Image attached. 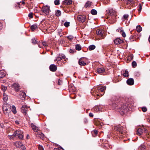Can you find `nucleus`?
Masks as SVG:
<instances>
[{"label": "nucleus", "instance_id": "42", "mask_svg": "<svg viewBox=\"0 0 150 150\" xmlns=\"http://www.w3.org/2000/svg\"><path fill=\"white\" fill-rule=\"evenodd\" d=\"M70 23L69 22H66L64 24V25L66 27H68L69 26Z\"/></svg>", "mask_w": 150, "mask_h": 150}, {"label": "nucleus", "instance_id": "58", "mask_svg": "<svg viewBox=\"0 0 150 150\" xmlns=\"http://www.w3.org/2000/svg\"><path fill=\"white\" fill-rule=\"evenodd\" d=\"M104 93V92H98V93L99 94V97H100V96H103Z\"/></svg>", "mask_w": 150, "mask_h": 150}, {"label": "nucleus", "instance_id": "31", "mask_svg": "<svg viewBox=\"0 0 150 150\" xmlns=\"http://www.w3.org/2000/svg\"><path fill=\"white\" fill-rule=\"evenodd\" d=\"M136 29L138 32L139 33L142 30V28L140 25H138L137 26Z\"/></svg>", "mask_w": 150, "mask_h": 150}, {"label": "nucleus", "instance_id": "36", "mask_svg": "<svg viewBox=\"0 0 150 150\" xmlns=\"http://www.w3.org/2000/svg\"><path fill=\"white\" fill-rule=\"evenodd\" d=\"M8 99V98L7 95L5 93L3 94V99L4 101H6Z\"/></svg>", "mask_w": 150, "mask_h": 150}, {"label": "nucleus", "instance_id": "2", "mask_svg": "<svg viewBox=\"0 0 150 150\" xmlns=\"http://www.w3.org/2000/svg\"><path fill=\"white\" fill-rule=\"evenodd\" d=\"M106 87L105 86H98L97 88H95L91 90V93L93 95L96 96H99V92H104L105 89Z\"/></svg>", "mask_w": 150, "mask_h": 150}, {"label": "nucleus", "instance_id": "15", "mask_svg": "<svg viewBox=\"0 0 150 150\" xmlns=\"http://www.w3.org/2000/svg\"><path fill=\"white\" fill-rule=\"evenodd\" d=\"M127 83L129 85H133L134 83V79L132 78L129 79L127 81Z\"/></svg>", "mask_w": 150, "mask_h": 150}, {"label": "nucleus", "instance_id": "63", "mask_svg": "<svg viewBox=\"0 0 150 150\" xmlns=\"http://www.w3.org/2000/svg\"><path fill=\"white\" fill-rule=\"evenodd\" d=\"M146 137L147 138L150 139V132L146 135Z\"/></svg>", "mask_w": 150, "mask_h": 150}, {"label": "nucleus", "instance_id": "5", "mask_svg": "<svg viewBox=\"0 0 150 150\" xmlns=\"http://www.w3.org/2000/svg\"><path fill=\"white\" fill-rule=\"evenodd\" d=\"M41 11L42 13H44L45 16H47L49 15V13L50 12V6H44L41 9Z\"/></svg>", "mask_w": 150, "mask_h": 150}, {"label": "nucleus", "instance_id": "12", "mask_svg": "<svg viewBox=\"0 0 150 150\" xmlns=\"http://www.w3.org/2000/svg\"><path fill=\"white\" fill-rule=\"evenodd\" d=\"M49 69L51 71L54 72L57 70V67L55 65L52 64L50 65Z\"/></svg>", "mask_w": 150, "mask_h": 150}, {"label": "nucleus", "instance_id": "4", "mask_svg": "<svg viewBox=\"0 0 150 150\" xmlns=\"http://www.w3.org/2000/svg\"><path fill=\"white\" fill-rule=\"evenodd\" d=\"M128 106V104L123 103L121 104V107L119 108V112L120 114L123 115L127 111Z\"/></svg>", "mask_w": 150, "mask_h": 150}, {"label": "nucleus", "instance_id": "43", "mask_svg": "<svg viewBox=\"0 0 150 150\" xmlns=\"http://www.w3.org/2000/svg\"><path fill=\"white\" fill-rule=\"evenodd\" d=\"M54 3L56 5H58L59 4V0H55L54 1Z\"/></svg>", "mask_w": 150, "mask_h": 150}, {"label": "nucleus", "instance_id": "64", "mask_svg": "<svg viewBox=\"0 0 150 150\" xmlns=\"http://www.w3.org/2000/svg\"><path fill=\"white\" fill-rule=\"evenodd\" d=\"M74 50H72L71 49H70L69 50V52L70 53H73L74 52Z\"/></svg>", "mask_w": 150, "mask_h": 150}, {"label": "nucleus", "instance_id": "14", "mask_svg": "<svg viewBox=\"0 0 150 150\" xmlns=\"http://www.w3.org/2000/svg\"><path fill=\"white\" fill-rule=\"evenodd\" d=\"M23 133V132L21 130H17L11 136V137L13 138L14 137H15L18 136L20 134Z\"/></svg>", "mask_w": 150, "mask_h": 150}, {"label": "nucleus", "instance_id": "32", "mask_svg": "<svg viewBox=\"0 0 150 150\" xmlns=\"http://www.w3.org/2000/svg\"><path fill=\"white\" fill-rule=\"evenodd\" d=\"M75 48L76 50L79 51L81 50V47L79 44H77L76 45Z\"/></svg>", "mask_w": 150, "mask_h": 150}, {"label": "nucleus", "instance_id": "39", "mask_svg": "<svg viewBox=\"0 0 150 150\" xmlns=\"http://www.w3.org/2000/svg\"><path fill=\"white\" fill-rule=\"evenodd\" d=\"M132 65L133 68H135L137 66V63L135 61H133L132 62Z\"/></svg>", "mask_w": 150, "mask_h": 150}, {"label": "nucleus", "instance_id": "20", "mask_svg": "<svg viewBox=\"0 0 150 150\" xmlns=\"http://www.w3.org/2000/svg\"><path fill=\"white\" fill-rule=\"evenodd\" d=\"M20 95L21 96H22V97H21L23 100L25 99V98L26 97V94L25 93L22 91H21L20 92Z\"/></svg>", "mask_w": 150, "mask_h": 150}, {"label": "nucleus", "instance_id": "41", "mask_svg": "<svg viewBox=\"0 0 150 150\" xmlns=\"http://www.w3.org/2000/svg\"><path fill=\"white\" fill-rule=\"evenodd\" d=\"M93 109L95 110L99 111V110H100V108H99V106L98 105V106H96L94 107Z\"/></svg>", "mask_w": 150, "mask_h": 150}, {"label": "nucleus", "instance_id": "17", "mask_svg": "<svg viewBox=\"0 0 150 150\" xmlns=\"http://www.w3.org/2000/svg\"><path fill=\"white\" fill-rule=\"evenodd\" d=\"M36 132V134L37 137H39L42 139L44 138V135L43 133L41 132H38V131Z\"/></svg>", "mask_w": 150, "mask_h": 150}, {"label": "nucleus", "instance_id": "21", "mask_svg": "<svg viewBox=\"0 0 150 150\" xmlns=\"http://www.w3.org/2000/svg\"><path fill=\"white\" fill-rule=\"evenodd\" d=\"M97 71L98 74H102L105 71V70L103 68H99L97 69Z\"/></svg>", "mask_w": 150, "mask_h": 150}, {"label": "nucleus", "instance_id": "22", "mask_svg": "<svg viewBox=\"0 0 150 150\" xmlns=\"http://www.w3.org/2000/svg\"><path fill=\"white\" fill-rule=\"evenodd\" d=\"M38 28V25L36 24H34L31 26L30 28L31 30L33 31Z\"/></svg>", "mask_w": 150, "mask_h": 150}, {"label": "nucleus", "instance_id": "24", "mask_svg": "<svg viewBox=\"0 0 150 150\" xmlns=\"http://www.w3.org/2000/svg\"><path fill=\"white\" fill-rule=\"evenodd\" d=\"M142 133V130L141 129H138L137 132V134L138 135H141Z\"/></svg>", "mask_w": 150, "mask_h": 150}, {"label": "nucleus", "instance_id": "62", "mask_svg": "<svg viewBox=\"0 0 150 150\" xmlns=\"http://www.w3.org/2000/svg\"><path fill=\"white\" fill-rule=\"evenodd\" d=\"M0 126L1 127L3 128L5 126H4V124L3 123H1L0 124Z\"/></svg>", "mask_w": 150, "mask_h": 150}, {"label": "nucleus", "instance_id": "38", "mask_svg": "<svg viewBox=\"0 0 150 150\" xmlns=\"http://www.w3.org/2000/svg\"><path fill=\"white\" fill-rule=\"evenodd\" d=\"M76 95L74 93H71L70 95V97L72 99L75 98H76Z\"/></svg>", "mask_w": 150, "mask_h": 150}, {"label": "nucleus", "instance_id": "19", "mask_svg": "<svg viewBox=\"0 0 150 150\" xmlns=\"http://www.w3.org/2000/svg\"><path fill=\"white\" fill-rule=\"evenodd\" d=\"M72 1L71 0H64L62 4L65 5H69L72 4Z\"/></svg>", "mask_w": 150, "mask_h": 150}, {"label": "nucleus", "instance_id": "7", "mask_svg": "<svg viewBox=\"0 0 150 150\" xmlns=\"http://www.w3.org/2000/svg\"><path fill=\"white\" fill-rule=\"evenodd\" d=\"M107 11L108 14L111 16L116 17L117 16V12L113 9H110Z\"/></svg>", "mask_w": 150, "mask_h": 150}, {"label": "nucleus", "instance_id": "28", "mask_svg": "<svg viewBox=\"0 0 150 150\" xmlns=\"http://www.w3.org/2000/svg\"><path fill=\"white\" fill-rule=\"evenodd\" d=\"M61 14V11L59 10H57L55 11V15L57 16H60Z\"/></svg>", "mask_w": 150, "mask_h": 150}, {"label": "nucleus", "instance_id": "59", "mask_svg": "<svg viewBox=\"0 0 150 150\" xmlns=\"http://www.w3.org/2000/svg\"><path fill=\"white\" fill-rule=\"evenodd\" d=\"M134 38V36H131L129 38L130 40L131 41H134V40H133Z\"/></svg>", "mask_w": 150, "mask_h": 150}, {"label": "nucleus", "instance_id": "37", "mask_svg": "<svg viewBox=\"0 0 150 150\" xmlns=\"http://www.w3.org/2000/svg\"><path fill=\"white\" fill-rule=\"evenodd\" d=\"M123 75L125 77H128L129 76V73L127 70H125V72L123 74Z\"/></svg>", "mask_w": 150, "mask_h": 150}, {"label": "nucleus", "instance_id": "46", "mask_svg": "<svg viewBox=\"0 0 150 150\" xmlns=\"http://www.w3.org/2000/svg\"><path fill=\"white\" fill-rule=\"evenodd\" d=\"M32 43L33 44H35L36 43L38 44L37 42H36V40L35 38H33L32 40Z\"/></svg>", "mask_w": 150, "mask_h": 150}, {"label": "nucleus", "instance_id": "48", "mask_svg": "<svg viewBox=\"0 0 150 150\" xmlns=\"http://www.w3.org/2000/svg\"><path fill=\"white\" fill-rule=\"evenodd\" d=\"M1 89L3 90L4 91H5L7 89V87L4 86H2L1 87Z\"/></svg>", "mask_w": 150, "mask_h": 150}, {"label": "nucleus", "instance_id": "6", "mask_svg": "<svg viewBox=\"0 0 150 150\" xmlns=\"http://www.w3.org/2000/svg\"><path fill=\"white\" fill-rule=\"evenodd\" d=\"M30 107L26 105H22L21 108V112L24 115H27L28 110Z\"/></svg>", "mask_w": 150, "mask_h": 150}, {"label": "nucleus", "instance_id": "26", "mask_svg": "<svg viewBox=\"0 0 150 150\" xmlns=\"http://www.w3.org/2000/svg\"><path fill=\"white\" fill-rule=\"evenodd\" d=\"M125 1L127 4H133L134 3V1L133 0H127V1Z\"/></svg>", "mask_w": 150, "mask_h": 150}, {"label": "nucleus", "instance_id": "53", "mask_svg": "<svg viewBox=\"0 0 150 150\" xmlns=\"http://www.w3.org/2000/svg\"><path fill=\"white\" fill-rule=\"evenodd\" d=\"M128 16H129L128 14H125L124 15L123 17L124 18V19H126L128 18Z\"/></svg>", "mask_w": 150, "mask_h": 150}, {"label": "nucleus", "instance_id": "45", "mask_svg": "<svg viewBox=\"0 0 150 150\" xmlns=\"http://www.w3.org/2000/svg\"><path fill=\"white\" fill-rule=\"evenodd\" d=\"M133 58V55L132 54H130L128 57V60H132Z\"/></svg>", "mask_w": 150, "mask_h": 150}, {"label": "nucleus", "instance_id": "40", "mask_svg": "<svg viewBox=\"0 0 150 150\" xmlns=\"http://www.w3.org/2000/svg\"><path fill=\"white\" fill-rule=\"evenodd\" d=\"M138 7L139 8L138 11L139 12H140L142 8V6L141 4L140 3L139 4Z\"/></svg>", "mask_w": 150, "mask_h": 150}, {"label": "nucleus", "instance_id": "35", "mask_svg": "<svg viewBox=\"0 0 150 150\" xmlns=\"http://www.w3.org/2000/svg\"><path fill=\"white\" fill-rule=\"evenodd\" d=\"M91 13L93 15H96L97 14V12L96 10L92 9L91 11Z\"/></svg>", "mask_w": 150, "mask_h": 150}, {"label": "nucleus", "instance_id": "56", "mask_svg": "<svg viewBox=\"0 0 150 150\" xmlns=\"http://www.w3.org/2000/svg\"><path fill=\"white\" fill-rule=\"evenodd\" d=\"M38 149L39 150H43L44 149L43 147L40 145L38 146Z\"/></svg>", "mask_w": 150, "mask_h": 150}, {"label": "nucleus", "instance_id": "29", "mask_svg": "<svg viewBox=\"0 0 150 150\" xmlns=\"http://www.w3.org/2000/svg\"><path fill=\"white\" fill-rule=\"evenodd\" d=\"M96 48V46L94 45H90L88 47V49L89 50H94Z\"/></svg>", "mask_w": 150, "mask_h": 150}, {"label": "nucleus", "instance_id": "33", "mask_svg": "<svg viewBox=\"0 0 150 150\" xmlns=\"http://www.w3.org/2000/svg\"><path fill=\"white\" fill-rule=\"evenodd\" d=\"M146 146L144 144H142L139 148V149L140 150H145Z\"/></svg>", "mask_w": 150, "mask_h": 150}, {"label": "nucleus", "instance_id": "18", "mask_svg": "<svg viewBox=\"0 0 150 150\" xmlns=\"http://www.w3.org/2000/svg\"><path fill=\"white\" fill-rule=\"evenodd\" d=\"M33 129L36 132H37L39 130V128L34 124L32 123L30 125Z\"/></svg>", "mask_w": 150, "mask_h": 150}, {"label": "nucleus", "instance_id": "10", "mask_svg": "<svg viewBox=\"0 0 150 150\" xmlns=\"http://www.w3.org/2000/svg\"><path fill=\"white\" fill-rule=\"evenodd\" d=\"M12 87L14 89L16 92L18 91L20 89V87L17 83H13L12 85Z\"/></svg>", "mask_w": 150, "mask_h": 150}, {"label": "nucleus", "instance_id": "34", "mask_svg": "<svg viewBox=\"0 0 150 150\" xmlns=\"http://www.w3.org/2000/svg\"><path fill=\"white\" fill-rule=\"evenodd\" d=\"M5 75V74L3 71H0V78L4 77Z\"/></svg>", "mask_w": 150, "mask_h": 150}, {"label": "nucleus", "instance_id": "57", "mask_svg": "<svg viewBox=\"0 0 150 150\" xmlns=\"http://www.w3.org/2000/svg\"><path fill=\"white\" fill-rule=\"evenodd\" d=\"M122 35L123 37H126V34L124 32L122 31Z\"/></svg>", "mask_w": 150, "mask_h": 150}, {"label": "nucleus", "instance_id": "25", "mask_svg": "<svg viewBox=\"0 0 150 150\" xmlns=\"http://www.w3.org/2000/svg\"><path fill=\"white\" fill-rule=\"evenodd\" d=\"M92 2L90 1H88L85 4L84 7L86 8L89 7L92 4Z\"/></svg>", "mask_w": 150, "mask_h": 150}, {"label": "nucleus", "instance_id": "50", "mask_svg": "<svg viewBox=\"0 0 150 150\" xmlns=\"http://www.w3.org/2000/svg\"><path fill=\"white\" fill-rule=\"evenodd\" d=\"M67 38L70 40H71L74 38V37L72 35H69L67 37Z\"/></svg>", "mask_w": 150, "mask_h": 150}, {"label": "nucleus", "instance_id": "13", "mask_svg": "<svg viewBox=\"0 0 150 150\" xmlns=\"http://www.w3.org/2000/svg\"><path fill=\"white\" fill-rule=\"evenodd\" d=\"M85 57H83L80 58L79 61V64L81 66H85L86 65V63L84 62Z\"/></svg>", "mask_w": 150, "mask_h": 150}, {"label": "nucleus", "instance_id": "27", "mask_svg": "<svg viewBox=\"0 0 150 150\" xmlns=\"http://www.w3.org/2000/svg\"><path fill=\"white\" fill-rule=\"evenodd\" d=\"M98 131L96 130H94L92 131L91 133L93 137H95L97 135L98 133Z\"/></svg>", "mask_w": 150, "mask_h": 150}, {"label": "nucleus", "instance_id": "60", "mask_svg": "<svg viewBox=\"0 0 150 150\" xmlns=\"http://www.w3.org/2000/svg\"><path fill=\"white\" fill-rule=\"evenodd\" d=\"M38 47L40 48H42V43H39L38 44Z\"/></svg>", "mask_w": 150, "mask_h": 150}, {"label": "nucleus", "instance_id": "49", "mask_svg": "<svg viewBox=\"0 0 150 150\" xmlns=\"http://www.w3.org/2000/svg\"><path fill=\"white\" fill-rule=\"evenodd\" d=\"M42 46H47L48 45L46 41H44L42 42Z\"/></svg>", "mask_w": 150, "mask_h": 150}, {"label": "nucleus", "instance_id": "9", "mask_svg": "<svg viewBox=\"0 0 150 150\" xmlns=\"http://www.w3.org/2000/svg\"><path fill=\"white\" fill-rule=\"evenodd\" d=\"M104 33L103 30L102 29H98L96 31L97 34L102 38H104L105 37Z\"/></svg>", "mask_w": 150, "mask_h": 150}, {"label": "nucleus", "instance_id": "3", "mask_svg": "<svg viewBox=\"0 0 150 150\" xmlns=\"http://www.w3.org/2000/svg\"><path fill=\"white\" fill-rule=\"evenodd\" d=\"M3 110L4 113L8 116L9 113L12 111L11 106L9 104H4L3 106Z\"/></svg>", "mask_w": 150, "mask_h": 150}, {"label": "nucleus", "instance_id": "55", "mask_svg": "<svg viewBox=\"0 0 150 150\" xmlns=\"http://www.w3.org/2000/svg\"><path fill=\"white\" fill-rule=\"evenodd\" d=\"M20 148L22 149L23 150H25V148L24 145H23L22 144V145L21 146Z\"/></svg>", "mask_w": 150, "mask_h": 150}, {"label": "nucleus", "instance_id": "61", "mask_svg": "<svg viewBox=\"0 0 150 150\" xmlns=\"http://www.w3.org/2000/svg\"><path fill=\"white\" fill-rule=\"evenodd\" d=\"M89 115L90 117H93V114L91 112H90L89 113Z\"/></svg>", "mask_w": 150, "mask_h": 150}, {"label": "nucleus", "instance_id": "16", "mask_svg": "<svg viewBox=\"0 0 150 150\" xmlns=\"http://www.w3.org/2000/svg\"><path fill=\"white\" fill-rule=\"evenodd\" d=\"M123 40L120 39V38H117L114 40V42L115 44L118 45L123 42Z\"/></svg>", "mask_w": 150, "mask_h": 150}, {"label": "nucleus", "instance_id": "8", "mask_svg": "<svg viewBox=\"0 0 150 150\" xmlns=\"http://www.w3.org/2000/svg\"><path fill=\"white\" fill-rule=\"evenodd\" d=\"M77 19L79 22L83 23L86 21V16L85 15H79L78 16Z\"/></svg>", "mask_w": 150, "mask_h": 150}, {"label": "nucleus", "instance_id": "30", "mask_svg": "<svg viewBox=\"0 0 150 150\" xmlns=\"http://www.w3.org/2000/svg\"><path fill=\"white\" fill-rule=\"evenodd\" d=\"M11 110L12 112L14 114H15L16 113V108L14 105H12L11 106Z\"/></svg>", "mask_w": 150, "mask_h": 150}, {"label": "nucleus", "instance_id": "51", "mask_svg": "<svg viewBox=\"0 0 150 150\" xmlns=\"http://www.w3.org/2000/svg\"><path fill=\"white\" fill-rule=\"evenodd\" d=\"M28 16L29 17L31 18H32L33 17V13H30L28 15Z\"/></svg>", "mask_w": 150, "mask_h": 150}, {"label": "nucleus", "instance_id": "54", "mask_svg": "<svg viewBox=\"0 0 150 150\" xmlns=\"http://www.w3.org/2000/svg\"><path fill=\"white\" fill-rule=\"evenodd\" d=\"M62 82L61 80L60 79H59L58 81V84L59 85H60L62 84Z\"/></svg>", "mask_w": 150, "mask_h": 150}, {"label": "nucleus", "instance_id": "23", "mask_svg": "<svg viewBox=\"0 0 150 150\" xmlns=\"http://www.w3.org/2000/svg\"><path fill=\"white\" fill-rule=\"evenodd\" d=\"M22 143L18 142H16L14 143L15 146L17 148H20Z\"/></svg>", "mask_w": 150, "mask_h": 150}, {"label": "nucleus", "instance_id": "44", "mask_svg": "<svg viewBox=\"0 0 150 150\" xmlns=\"http://www.w3.org/2000/svg\"><path fill=\"white\" fill-rule=\"evenodd\" d=\"M23 134H20V135L18 136V138L21 140H22L23 139Z\"/></svg>", "mask_w": 150, "mask_h": 150}, {"label": "nucleus", "instance_id": "47", "mask_svg": "<svg viewBox=\"0 0 150 150\" xmlns=\"http://www.w3.org/2000/svg\"><path fill=\"white\" fill-rule=\"evenodd\" d=\"M142 111L144 112H145L146 111L147 109L145 107H143L141 108Z\"/></svg>", "mask_w": 150, "mask_h": 150}, {"label": "nucleus", "instance_id": "11", "mask_svg": "<svg viewBox=\"0 0 150 150\" xmlns=\"http://www.w3.org/2000/svg\"><path fill=\"white\" fill-rule=\"evenodd\" d=\"M65 56L63 54H59V56L57 57L56 59L55 60H54V61L55 62L56 61H59L62 59H64L65 58Z\"/></svg>", "mask_w": 150, "mask_h": 150}, {"label": "nucleus", "instance_id": "52", "mask_svg": "<svg viewBox=\"0 0 150 150\" xmlns=\"http://www.w3.org/2000/svg\"><path fill=\"white\" fill-rule=\"evenodd\" d=\"M54 150H64L61 147H59L58 148H55Z\"/></svg>", "mask_w": 150, "mask_h": 150}, {"label": "nucleus", "instance_id": "1", "mask_svg": "<svg viewBox=\"0 0 150 150\" xmlns=\"http://www.w3.org/2000/svg\"><path fill=\"white\" fill-rule=\"evenodd\" d=\"M115 130L119 132V137H122L126 136L127 131L125 128H124L122 126L119 125L114 127Z\"/></svg>", "mask_w": 150, "mask_h": 150}]
</instances>
